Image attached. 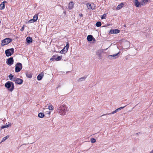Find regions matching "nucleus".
<instances>
[{
    "label": "nucleus",
    "mask_w": 153,
    "mask_h": 153,
    "mask_svg": "<svg viewBox=\"0 0 153 153\" xmlns=\"http://www.w3.org/2000/svg\"><path fill=\"white\" fill-rule=\"evenodd\" d=\"M24 26L25 25H24L20 29V30L21 31H22L24 30Z\"/></svg>",
    "instance_id": "nucleus-36"
},
{
    "label": "nucleus",
    "mask_w": 153,
    "mask_h": 153,
    "mask_svg": "<svg viewBox=\"0 0 153 153\" xmlns=\"http://www.w3.org/2000/svg\"><path fill=\"white\" fill-rule=\"evenodd\" d=\"M106 16V14L105 13L102 16L101 18L102 19H105Z\"/></svg>",
    "instance_id": "nucleus-34"
},
{
    "label": "nucleus",
    "mask_w": 153,
    "mask_h": 153,
    "mask_svg": "<svg viewBox=\"0 0 153 153\" xmlns=\"http://www.w3.org/2000/svg\"><path fill=\"white\" fill-rule=\"evenodd\" d=\"M38 116L40 118H42L44 117L45 115L43 113L41 112L38 114Z\"/></svg>",
    "instance_id": "nucleus-23"
},
{
    "label": "nucleus",
    "mask_w": 153,
    "mask_h": 153,
    "mask_svg": "<svg viewBox=\"0 0 153 153\" xmlns=\"http://www.w3.org/2000/svg\"><path fill=\"white\" fill-rule=\"evenodd\" d=\"M14 60L12 57H10L7 59L6 63L9 66L12 65L13 64Z\"/></svg>",
    "instance_id": "nucleus-7"
},
{
    "label": "nucleus",
    "mask_w": 153,
    "mask_h": 153,
    "mask_svg": "<svg viewBox=\"0 0 153 153\" xmlns=\"http://www.w3.org/2000/svg\"><path fill=\"white\" fill-rule=\"evenodd\" d=\"M79 16L82 17L83 16V15H82V14H79Z\"/></svg>",
    "instance_id": "nucleus-39"
},
{
    "label": "nucleus",
    "mask_w": 153,
    "mask_h": 153,
    "mask_svg": "<svg viewBox=\"0 0 153 153\" xmlns=\"http://www.w3.org/2000/svg\"><path fill=\"white\" fill-rule=\"evenodd\" d=\"M126 106V105H125V106H123V107H120L119 108H120V109L121 110V109L123 108Z\"/></svg>",
    "instance_id": "nucleus-37"
},
{
    "label": "nucleus",
    "mask_w": 153,
    "mask_h": 153,
    "mask_svg": "<svg viewBox=\"0 0 153 153\" xmlns=\"http://www.w3.org/2000/svg\"><path fill=\"white\" fill-rule=\"evenodd\" d=\"M5 86L7 88H10L9 90L12 91L14 88V86L13 83L11 82L8 81L5 84Z\"/></svg>",
    "instance_id": "nucleus-2"
},
{
    "label": "nucleus",
    "mask_w": 153,
    "mask_h": 153,
    "mask_svg": "<svg viewBox=\"0 0 153 153\" xmlns=\"http://www.w3.org/2000/svg\"><path fill=\"white\" fill-rule=\"evenodd\" d=\"M44 76V74L43 73H41L39 74L37 77V79L38 80H40L42 79Z\"/></svg>",
    "instance_id": "nucleus-15"
},
{
    "label": "nucleus",
    "mask_w": 153,
    "mask_h": 153,
    "mask_svg": "<svg viewBox=\"0 0 153 153\" xmlns=\"http://www.w3.org/2000/svg\"><path fill=\"white\" fill-rule=\"evenodd\" d=\"M68 107L66 105L63 104L58 106L57 108V112L61 115H64L67 112Z\"/></svg>",
    "instance_id": "nucleus-1"
},
{
    "label": "nucleus",
    "mask_w": 153,
    "mask_h": 153,
    "mask_svg": "<svg viewBox=\"0 0 153 153\" xmlns=\"http://www.w3.org/2000/svg\"><path fill=\"white\" fill-rule=\"evenodd\" d=\"M93 37L91 35H89L87 37V40L89 41H91L92 40Z\"/></svg>",
    "instance_id": "nucleus-18"
},
{
    "label": "nucleus",
    "mask_w": 153,
    "mask_h": 153,
    "mask_svg": "<svg viewBox=\"0 0 153 153\" xmlns=\"http://www.w3.org/2000/svg\"><path fill=\"white\" fill-rule=\"evenodd\" d=\"M120 52H118L117 53L115 54L112 55H109L108 56V58L110 59H113L117 58L118 57L117 55L119 54Z\"/></svg>",
    "instance_id": "nucleus-8"
},
{
    "label": "nucleus",
    "mask_w": 153,
    "mask_h": 153,
    "mask_svg": "<svg viewBox=\"0 0 153 153\" xmlns=\"http://www.w3.org/2000/svg\"><path fill=\"white\" fill-rule=\"evenodd\" d=\"M150 153H153V152L152 150Z\"/></svg>",
    "instance_id": "nucleus-41"
},
{
    "label": "nucleus",
    "mask_w": 153,
    "mask_h": 153,
    "mask_svg": "<svg viewBox=\"0 0 153 153\" xmlns=\"http://www.w3.org/2000/svg\"><path fill=\"white\" fill-rule=\"evenodd\" d=\"M56 56L54 55L50 59V60L51 61H53L54 60H55L56 61Z\"/></svg>",
    "instance_id": "nucleus-29"
},
{
    "label": "nucleus",
    "mask_w": 153,
    "mask_h": 153,
    "mask_svg": "<svg viewBox=\"0 0 153 153\" xmlns=\"http://www.w3.org/2000/svg\"><path fill=\"white\" fill-rule=\"evenodd\" d=\"M78 153H79V152Z\"/></svg>",
    "instance_id": "nucleus-44"
},
{
    "label": "nucleus",
    "mask_w": 153,
    "mask_h": 153,
    "mask_svg": "<svg viewBox=\"0 0 153 153\" xmlns=\"http://www.w3.org/2000/svg\"><path fill=\"white\" fill-rule=\"evenodd\" d=\"M86 78V76H84V77H82L81 78H79L78 80V81L79 82H81L83 81H84L85 80Z\"/></svg>",
    "instance_id": "nucleus-21"
},
{
    "label": "nucleus",
    "mask_w": 153,
    "mask_h": 153,
    "mask_svg": "<svg viewBox=\"0 0 153 153\" xmlns=\"http://www.w3.org/2000/svg\"><path fill=\"white\" fill-rule=\"evenodd\" d=\"M62 58V56H58L56 58V61H58L60 60Z\"/></svg>",
    "instance_id": "nucleus-26"
},
{
    "label": "nucleus",
    "mask_w": 153,
    "mask_h": 153,
    "mask_svg": "<svg viewBox=\"0 0 153 153\" xmlns=\"http://www.w3.org/2000/svg\"><path fill=\"white\" fill-rule=\"evenodd\" d=\"M14 52V49L13 48L8 49L5 51L6 56L8 57L12 55Z\"/></svg>",
    "instance_id": "nucleus-4"
},
{
    "label": "nucleus",
    "mask_w": 153,
    "mask_h": 153,
    "mask_svg": "<svg viewBox=\"0 0 153 153\" xmlns=\"http://www.w3.org/2000/svg\"><path fill=\"white\" fill-rule=\"evenodd\" d=\"M101 25V23L100 22H97L96 24V26L97 27H100Z\"/></svg>",
    "instance_id": "nucleus-27"
},
{
    "label": "nucleus",
    "mask_w": 153,
    "mask_h": 153,
    "mask_svg": "<svg viewBox=\"0 0 153 153\" xmlns=\"http://www.w3.org/2000/svg\"><path fill=\"white\" fill-rule=\"evenodd\" d=\"M134 5L137 7L141 6L140 3L138 0H134Z\"/></svg>",
    "instance_id": "nucleus-12"
},
{
    "label": "nucleus",
    "mask_w": 153,
    "mask_h": 153,
    "mask_svg": "<svg viewBox=\"0 0 153 153\" xmlns=\"http://www.w3.org/2000/svg\"><path fill=\"white\" fill-rule=\"evenodd\" d=\"M2 3H4H4H7V1H4L3 2H2Z\"/></svg>",
    "instance_id": "nucleus-38"
},
{
    "label": "nucleus",
    "mask_w": 153,
    "mask_h": 153,
    "mask_svg": "<svg viewBox=\"0 0 153 153\" xmlns=\"http://www.w3.org/2000/svg\"><path fill=\"white\" fill-rule=\"evenodd\" d=\"M12 41V39L10 38H6L1 41V46H3L7 45Z\"/></svg>",
    "instance_id": "nucleus-3"
},
{
    "label": "nucleus",
    "mask_w": 153,
    "mask_h": 153,
    "mask_svg": "<svg viewBox=\"0 0 153 153\" xmlns=\"http://www.w3.org/2000/svg\"><path fill=\"white\" fill-rule=\"evenodd\" d=\"M87 6L88 7V8L89 9H93L91 7V4H89V3H87Z\"/></svg>",
    "instance_id": "nucleus-24"
},
{
    "label": "nucleus",
    "mask_w": 153,
    "mask_h": 153,
    "mask_svg": "<svg viewBox=\"0 0 153 153\" xmlns=\"http://www.w3.org/2000/svg\"><path fill=\"white\" fill-rule=\"evenodd\" d=\"M38 14H36L33 16V19L35 22L38 19Z\"/></svg>",
    "instance_id": "nucleus-20"
},
{
    "label": "nucleus",
    "mask_w": 153,
    "mask_h": 153,
    "mask_svg": "<svg viewBox=\"0 0 153 153\" xmlns=\"http://www.w3.org/2000/svg\"><path fill=\"white\" fill-rule=\"evenodd\" d=\"M69 44L68 42H67L66 46L60 51V53L62 54L65 53L68 51L69 48Z\"/></svg>",
    "instance_id": "nucleus-6"
},
{
    "label": "nucleus",
    "mask_w": 153,
    "mask_h": 153,
    "mask_svg": "<svg viewBox=\"0 0 153 153\" xmlns=\"http://www.w3.org/2000/svg\"><path fill=\"white\" fill-rule=\"evenodd\" d=\"M120 31V30L117 29H111L110 30L109 33L111 34L118 33H119Z\"/></svg>",
    "instance_id": "nucleus-11"
},
{
    "label": "nucleus",
    "mask_w": 153,
    "mask_h": 153,
    "mask_svg": "<svg viewBox=\"0 0 153 153\" xmlns=\"http://www.w3.org/2000/svg\"><path fill=\"white\" fill-rule=\"evenodd\" d=\"M10 79L12 80L13 79V76L11 74L8 76Z\"/></svg>",
    "instance_id": "nucleus-30"
},
{
    "label": "nucleus",
    "mask_w": 153,
    "mask_h": 153,
    "mask_svg": "<svg viewBox=\"0 0 153 153\" xmlns=\"http://www.w3.org/2000/svg\"><path fill=\"white\" fill-rule=\"evenodd\" d=\"M2 2L0 4V9L1 10H3L5 8L4 4Z\"/></svg>",
    "instance_id": "nucleus-22"
},
{
    "label": "nucleus",
    "mask_w": 153,
    "mask_h": 153,
    "mask_svg": "<svg viewBox=\"0 0 153 153\" xmlns=\"http://www.w3.org/2000/svg\"><path fill=\"white\" fill-rule=\"evenodd\" d=\"M35 22L33 20V19H31L30 20H29L28 21V23H32L33 22Z\"/></svg>",
    "instance_id": "nucleus-35"
},
{
    "label": "nucleus",
    "mask_w": 153,
    "mask_h": 153,
    "mask_svg": "<svg viewBox=\"0 0 153 153\" xmlns=\"http://www.w3.org/2000/svg\"><path fill=\"white\" fill-rule=\"evenodd\" d=\"M117 111H119V110H120V108H118L117 109Z\"/></svg>",
    "instance_id": "nucleus-40"
},
{
    "label": "nucleus",
    "mask_w": 153,
    "mask_h": 153,
    "mask_svg": "<svg viewBox=\"0 0 153 153\" xmlns=\"http://www.w3.org/2000/svg\"><path fill=\"white\" fill-rule=\"evenodd\" d=\"M22 64L21 63H17L15 66V72L16 73L19 72L22 70Z\"/></svg>",
    "instance_id": "nucleus-5"
},
{
    "label": "nucleus",
    "mask_w": 153,
    "mask_h": 153,
    "mask_svg": "<svg viewBox=\"0 0 153 153\" xmlns=\"http://www.w3.org/2000/svg\"><path fill=\"white\" fill-rule=\"evenodd\" d=\"M103 52V49H100L98 50L96 53V55L98 56L100 59H102L101 54Z\"/></svg>",
    "instance_id": "nucleus-9"
},
{
    "label": "nucleus",
    "mask_w": 153,
    "mask_h": 153,
    "mask_svg": "<svg viewBox=\"0 0 153 153\" xmlns=\"http://www.w3.org/2000/svg\"><path fill=\"white\" fill-rule=\"evenodd\" d=\"M74 6V4L73 2H71L69 4L68 8L70 9H71Z\"/></svg>",
    "instance_id": "nucleus-19"
},
{
    "label": "nucleus",
    "mask_w": 153,
    "mask_h": 153,
    "mask_svg": "<svg viewBox=\"0 0 153 153\" xmlns=\"http://www.w3.org/2000/svg\"><path fill=\"white\" fill-rule=\"evenodd\" d=\"M13 81L15 82L16 83L19 85L22 84L23 82V80L22 79L18 78L13 79Z\"/></svg>",
    "instance_id": "nucleus-10"
},
{
    "label": "nucleus",
    "mask_w": 153,
    "mask_h": 153,
    "mask_svg": "<svg viewBox=\"0 0 153 153\" xmlns=\"http://www.w3.org/2000/svg\"><path fill=\"white\" fill-rule=\"evenodd\" d=\"M26 76H27V77H28L29 78H31L32 77V74H30H30H28V73H27V74H26Z\"/></svg>",
    "instance_id": "nucleus-28"
},
{
    "label": "nucleus",
    "mask_w": 153,
    "mask_h": 153,
    "mask_svg": "<svg viewBox=\"0 0 153 153\" xmlns=\"http://www.w3.org/2000/svg\"><path fill=\"white\" fill-rule=\"evenodd\" d=\"M49 109L51 110H52L53 109V107L52 105L48 106Z\"/></svg>",
    "instance_id": "nucleus-32"
},
{
    "label": "nucleus",
    "mask_w": 153,
    "mask_h": 153,
    "mask_svg": "<svg viewBox=\"0 0 153 153\" xmlns=\"http://www.w3.org/2000/svg\"><path fill=\"white\" fill-rule=\"evenodd\" d=\"M149 1V0H141V1L140 2L141 5H145Z\"/></svg>",
    "instance_id": "nucleus-14"
},
{
    "label": "nucleus",
    "mask_w": 153,
    "mask_h": 153,
    "mask_svg": "<svg viewBox=\"0 0 153 153\" xmlns=\"http://www.w3.org/2000/svg\"><path fill=\"white\" fill-rule=\"evenodd\" d=\"M91 141L92 143H94L96 142L95 139L94 138H92L91 139Z\"/></svg>",
    "instance_id": "nucleus-31"
},
{
    "label": "nucleus",
    "mask_w": 153,
    "mask_h": 153,
    "mask_svg": "<svg viewBox=\"0 0 153 153\" xmlns=\"http://www.w3.org/2000/svg\"><path fill=\"white\" fill-rule=\"evenodd\" d=\"M124 4L123 3H121L120 4L118 5L117 6L116 9L117 10H119L120 9H121L123 6Z\"/></svg>",
    "instance_id": "nucleus-17"
},
{
    "label": "nucleus",
    "mask_w": 153,
    "mask_h": 153,
    "mask_svg": "<svg viewBox=\"0 0 153 153\" xmlns=\"http://www.w3.org/2000/svg\"><path fill=\"white\" fill-rule=\"evenodd\" d=\"M9 137V136L8 135H7L5 137H4L2 139L1 141V142H2L4 141H5L6 139H7Z\"/></svg>",
    "instance_id": "nucleus-25"
},
{
    "label": "nucleus",
    "mask_w": 153,
    "mask_h": 153,
    "mask_svg": "<svg viewBox=\"0 0 153 153\" xmlns=\"http://www.w3.org/2000/svg\"><path fill=\"white\" fill-rule=\"evenodd\" d=\"M152 151L153 152V149L152 150Z\"/></svg>",
    "instance_id": "nucleus-43"
},
{
    "label": "nucleus",
    "mask_w": 153,
    "mask_h": 153,
    "mask_svg": "<svg viewBox=\"0 0 153 153\" xmlns=\"http://www.w3.org/2000/svg\"><path fill=\"white\" fill-rule=\"evenodd\" d=\"M106 118V117H105V118H104V119H105Z\"/></svg>",
    "instance_id": "nucleus-42"
},
{
    "label": "nucleus",
    "mask_w": 153,
    "mask_h": 153,
    "mask_svg": "<svg viewBox=\"0 0 153 153\" xmlns=\"http://www.w3.org/2000/svg\"><path fill=\"white\" fill-rule=\"evenodd\" d=\"M11 126V125L10 124L8 125H5V126H2L1 127V128H5L8 127H9V126Z\"/></svg>",
    "instance_id": "nucleus-33"
},
{
    "label": "nucleus",
    "mask_w": 153,
    "mask_h": 153,
    "mask_svg": "<svg viewBox=\"0 0 153 153\" xmlns=\"http://www.w3.org/2000/svg\"><path fill=\"white\" fill-rule=\"evenodd\" d=\"M26 41L27 43L30 44L32 42V39L30 37H28L26 39Z\"/></svg>",
    "instance_id": "nucleus-13"
},
{
    "label": "nucleus",
    "mask_w": 153,
    "mask_h": 153,
    "mask_svg": "<svg viewBox=\"0 0 153 153\" xmlns=\"http://www.w3.org/2000/svg\"><path fill=\"white\" fill-rule=\"evenodd\" d=\"M118 111H117V109H116L115 111H114L112 112L111 113H108V114H104L102 115L101 116V117H102V116H104L106 115H110V114H114L117 113Z\"/></svg>",
    "instance_id": "nucleus-16"
}]
</instances>
